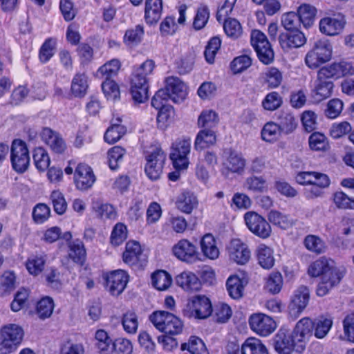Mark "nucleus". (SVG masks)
Here are the masks:
<instances>
[{
  "instance_id": "obj_24",
  "label": "nucleus",
  "mask_w": 354,
  "mask_h": 354,
  "mask_svg": "<svg viewBox=\"0 0 354 354\" xmlns=\"http://www.w3.org/2000/svg\"><path fill=\"white\" fill-rule=\"evenodd\" d=\"M297 344L292 333L289 335L280 330L275 335L274 346L279 354H290L293 351L297 352Z\"/></svg>"
},
{
  "instance_id": "obj_50",
  "label": "nucleus",
  "mask_w": 354,
  "mask_h": 354,
  "mask_svg": "<svg viewBox=\"0 0 354 354\" xmlns=\"http://www.w3.org/2000/svg\"><path fill=\"white\" fill-rule=\"evenodd\" d=\"M308 142L310 149L315 151H326L329 147L327 138L319 132L312 133L309 137Z\"/></svg>"
},
{
  "instance_id": "obj_61",
  "label": "nucleus",
  "mask_w": 354,
  "mask_h": 354,
  "mask_svg": "<svg viewBox=\"0 0 354 354\" xmlns=\"http://www.w3.org/2000/svg\"><path fill=\"white\" fill-rule=\"evenodd\" d=\"M283 285V278L279 272L271 273L266 280L265 288L272 294L280 292Z\"/></svg>"
},
{
  "instance_id": "obj_49",
  "label": "nucleus",
  "mask_w": 354,
  "mask_h": 354,
  "mask_svg": "<svg viewBox=\"0 0 354 354\" xmlns=\"http://www.w3.org/2000/svg\"><path fill=\"white\" fill-rule=\"evenodd\" d=\"M282 133L289 134L297 127L295 118L291 113H285L280 115L279 124H277Z\"/></svg>"
},
{
  "instance_id": "obj_3",
  "label": "nucleus",
  "mask_w": 354,
  "mask_h": 354,
  "mask_svg": "<svg viewBox=\"0 0 354 354\" xmlns=\"http://www.w3.org/2000/svg\"><path fill=\"white\" fill-rule=\"evenodd\" d=\"M332 46L328 39H319L313 45L305 56L306 65L310 69L317 68L328 62L332 55Z\"/></svg>"
},
{
  "instance_id": "obj_7",
  "label": "nucleus",
  "mask_w": 354,
  "mask_h": 354,
  "mask_svg": "<svg viewBox=\"0 0 354 354\" xmlns=\"http://www.w3.org/2000/svg\"><path fill=\"white\" fill-rule=\"evenodd\" d=\"M24 336L22 328L16 324H9L1 328V354L15 351Z\"/></svg>"
},
{
  "instance_id": "obj_31",
  "label": "nucleus",
  "mask_w": 354,
  "mask_h": 354,
  "mask_svg": "<svg viewBox=\"0 0 354 354\" xmlns=\"http://www.w3.org/2000/svg\"><path fill=\"white\" fill-rule=\"evenodd\" d=\"M268 220L273 225L283 230L289 229L295 224L294 219L290 215L277 210H271L268 214Z\"/></svg>"
},
{
  "instance_id": "obj_21",
  "label": "nucleus",
  "mask_w": 354,
  "mask_h": 354,
  "mask_svg": "<svg viewBox=\"0 0 354 354\" xmlns=\"http://www.w3.org/2000/svg\"><path fill=\"white\" fill-rule=\"evenodd\" d=\"M229 256L237 264L244 265L250 260L251 252L246 244L239 239H235L230 243Z\"/></svg>"
},
{
  "instance_id": "obj_44",
  "label": "nucleus",
  "mask_w": 354,
  "mask_h": 354,
  "mask_svg": "<svg viewBox=\"0 0 354 354\" xmlns=\"http://www.w3.org/2000/svg\"><path fill=\"white\" fill-rule=\"evenodd\" d=\"M88 88L87 77L84 74H76L71 83V91L75 97H82Z\"/></svg>"
},
{
  "instance_id": "obj_19",
  "label": "nucleus",
  "mask_w": 354,
  "mask_h": 354,
  "mask_svg": "<svg viewBox=\"0 0 354 354\" xmlns=\"http://www.w3.org/2000/svg\"><path fill=\"white\" fill-rule=\"evenodd\" d=\"M345 24V19L340 15L324 17L319 21V30L326 35L335 36L343 30Z\"/></svg>"
},
{
  "instance_id": "obj_64",
  "label": "nucleus",
  "mask_w": 354,
  "mask_h": 354,
  "mask_svg": "<svg viewBox=\"0 0 354 354\" xmlns=\"http://www.w3.org/2000/svg\"><path fill=\"white\" fill-rule=\"evenodd\" d=\"M127 237V227L121 223H117L113 229L111 235V243L115 246L122 244Z\"/></svg>"
},
{
  "instance_id": "obj_13",
  "label": "nucleus",
  "mask_w": 354,
  "mask_h": 354,
  "mask_svg": "<svg viewBox=\"0 0 354 354\" xmlns=\"http://www.w3.org/2000/svg\"><path fill=\"white\" fill-rule=\"evenodd\" d=\"M104 279L106 287L111 295L118 296L126 288L129 276L124 270H116L107 273Z\"/></svg>"
},
{
  "instance_id": "obj_53",
  "label": "nucleus",
  "mask_w": 354,
  "mask_h": 354,
  "mask_svg": "<svg viewBox=\"0 0 354 354\" xmlns=\"http://www.w3.org/2000/svg\"><path fill=\"white\" fill-rule=\"evenodd\" d=\"M218 122L217 113L212 110L202 111L198 119V124L200 127L212 128Z\"/></svg>"
},
{
  "instance_id": "obj_9",
  "label": "nucleus",
  "mask_w": 354,
  "mask_h": 354,
  "mask_svg": "<svg viewBox=\"0 0 354 354\" xmlns=\"http://www.w3.org/2000/svg\"><path fill=\"white\" fill-rule=\"evenodd\" d=\"M145 173L149 178L156 180L160 178L166 160V154L160 147H156L146 156Z\"/></svg>"
},
{
  "instance_id": "obj_41",
  "label": "nucleus",
  "mask_w": 354,
  "mask_h": 354,
  "mask_svg": "<svg viewBox=\"0 0 354 354\" xmlns=\"http://www.w3.org/2000/svg\"><path fill=\"white\" fill-rule=\"evenodd\" d=\"M182 351H187L190 354H209L203 340L193 336L187 342L181 344Z\"/></svg>"
},
{
  "instance_id": "obj_22",
  "label": "nucleus",
  "mask_w": 354,
  "mask_h": 354,
  "mask_svg": "<svg viewBox=\"0 0 354 354\" xmlns=\"http://www.w3.org/2000/svg\"><path fill=\"white\" fill-rule=\"evenodd\" d=\"M75 180L77 187L85 190L92 187L95 181V177L88 165L79 164L75 169Z\"/></svg>"
},
{
  "instance_id": "obj_4",
  "label": "nucleus",
  "mask_w": 354,
  "mask_h": 354,
  "mask_svg": "<svg viewBox=\"0 0 354 354\" xmlns=\"http://www.w3.org/2000/svg\"><path fill=\"white\" fill-rule=\"evenodd\" d=\"M212 306L209 298L198 295L189 301L183 309V315L188 318L204 319L212 313Z\"/></svg>"
},
{
  "instance_id": "obj_48",
  "label": "nucleus",
  "mask_w": 354,
  "mask_h": 354,
  "mask_svg": "<svg viewBox=\"0 0 354 354\" xmlns=\"http://www.w3.org/2000/svg\"><path fill=\"white\" fill-rule=\"evenodd\" d=\"M122 324L124 331L129 334H135L138 327V316L133 311H127L122 318Z\"/></svg>"
},
{
  "instance_id": "obj_56",
  "label": "nucleus",
  "mask_w": 354,
  "mask_h": 354,
  "mask_svg": "<svg viewBox=\"0 0 354 354\" xmlns=\"http://www.w3.org/2000/svg\"><path fill=\"white\" fill-rule=\"evenodd\" d=\"M50 200L54 211L59 215L65 213L67 209V203L64 194L59 190H54L50 194Z\"/></svg>"
},
{
  "instance_id": "obj_51",
  "label": "nucleus",
  "mask_w": 354,
  "mask_h": 354,
  "mask_svg": "<svg viewBox=\"0 0 354 354\" xmlns=\"http://www.w3.org/2000/svg\"><path fill=\"white\" fill-rule=\"evenodd\" d=\"M95 212L103 219L115 220L117 217V212L114 207L108 203H96L93 207Z\"/></svg>"
},
{
  "instance_id": "obj_16",
  "label": "nucleus",
  "mask_w": 354,
  "mask_h": 354,
  "mask_svg": "<svg viewBox=\"0 0 354 354\" xmlns=\"http://www.w3.org/2000/svg\"><path fill=\"white\" fill-rule=\"evenodd\" d=\"M249 324L253 331L264 337L271 334L277 326L275 322L270 317L262 313L251 315Z\"/></svg>"
},
{
  "instance_id": "obj_29",
  "label": "nucleus",
  "mask_w": 354,
  "mask_h": 354,
  "mask_svg": "<svg viewBox=\"0 0 354 354\" xmlns=\"http://www.w3.org/2000/svg\"><path fill=\"white\" fill-rule=\"evenodd\" d=\"M201 249L203 257L211 260H215L219 257V249L217 247L216 241L214 237L207 234L202 238L201 241Z\"/></svg>"
},
{
  "instance_id": "obj_30",
  "label": "nucleus",
  "mask_w": 354,
  "mask_h": 354,
  "mask_svg": "<svg viewBox=\"0 0 354 354\" xmlns=\"http://www.w3.org/2000/svg\"><path fill=\"white\" fill-rule=\"evenodd\" d=\"M198 200L194 194L185 192L181 193L176 199V206L178 209L185 214H190L197 207Z\"/></svg>"
},
{
  "instance_id": "obj_34",
  "label": "nucleus",
  "mask_w": 354,
  "mask_h": 354,
  "mask_svg": "<svg viewBox=\"0 0 354 354\" xmlns=\"http://www.w3.org/2000/svg\"><path fill=\"white\" fill-rule=\"evenodd\" d=\"M241 354H268V352L260 339L250 337L243 343Z\"/></svg>"
},
{
  "instance_id": "obj_26",
  "label": "nucleus",
  "mask_w": 354,
  "mask_h": 354,
  "mask_svg": "<svg viewBox=\"0 0 354 354\" xmlns=\"http://www.w3.org/2000/svg\"><path fill=\"white\" fill-rule=\"evenodd\" d=\"M225 153L223 167L232 173L242 172L245 166V160L242 155L231 149L225 151Z\"/></svg>"
},
{
  "instance_id": "obj_63",
  "label": "nucleus",
  "mask_w": 354,
  "mask_h": 354,
  "mask_svg": "<svg viewBox=\"0 0 354 354\" xmlns=\"http://www.w3.org/2000/svg\"><path fill=\"white\" fill-rule=\"evenodd\" d=\"M282 104V97L279 93L272 91L266 95L262 101V106L268 111H274L279 108Z\"/></svg>"
},
{
  "instance_id": "obj_54",
  "label": "nucleus",
  "mask_w": 354,
  "mask_h": 354,
  "mask_svg": "<svg viewBox=\"0 0 354 354\" xmlns=\"http://www.w3.org/2000/svg\"><path fill=\"white\" fill-rule=\"evenodd\" d=\"M56 47V40L52 38L46 39L39 50V57L42 63L48 62L54 55Z\"/></svg>"
},
{
  "instance_id": "obj_42",
  "label": "nucleus",
  "mask_w": 354,
  "mask_h": 354,
  "mask_svg": "<svg viewBox=\"0 0 354 354\" xmlns=\"http://www.w3.org/2000/svg\"><path fill=\"white\" fill-rule=\"evenodd\" d=\"M304 244L308 250L317 254L325 252L326 249L324 241L315 235L310 234L306 236L304 239Z\"/></svg>"
},
{
  "instance_id": "obj_37",
  "label": "nucleus",
  "mask_w": 354,
  "mask_h": 354,
  "mask_svg": "<svg viewBox=\"0 0 354 354\" xmlns=\"http://www.w3.org/2000/svg\"><path fill=\"white\" fill-rule=\"evenodd\" d=\"M46 260L47 256L43 252L31 256L26 262V268L29 273L35 276L41 273Z\"/></svg>"
},
{
  "instance_id": "obj_17",
  "label": "nucleus",
  "mask_w": 354,
  "mask_h": 354,
  "mask_svg": "<svg viewBox=\"0 0 354 354\" xmlns=\"http://www.w3.org/2000/svg\"><path fill=\"white\" fill-rule=\"evenodd\" d=\"M305 35L299 30L282 32L279 37V43L284 52L303 46L306 43Z\"/></svg>"
},
{
  "instance_id": "obj_58",
  "label": "nucleus",
  "mask_w": 354,
  "mask_h": 354,
  "mask_svg": "<svg viewBox=\"0 0 354 354\" xmlns=\"http://www.w3.org/2000/svg\"><path fill=\"white\" fill-rule=\"evenodd\" d=\"M120 66V62L117 59H113L102 66L97 72L105 78H111L118 74Z\"/></svg>"
},
{
  "instance_id": "obj_60",
  "label": "nucleus",
  "mask_w": 354,
  "mask_h": 354,
  "mask_svg": "<svg viewBox=\"0 0 354 354\" xmlns=\"http://www.w3.org/2000/svg\"><path fill=\"white\" fill-rule=\"evenodd\" d=\"M252 60L249 55H243L235 57L230 64V67L234 74L240 73L252 65Z\"/></svg>"
},
{
  "instance_id": "obj_46",
  "label": "nucleus",
  "mask_w": 354,
  "mask_h": 354,
  "mask_svg": "<svg viewBox=\"0 0 354 354\" xmlns=\"http://www.w3.org/2000/svg\"><path fill=\"white\" fill-rule=\"evenodd\" d=\"M32 157L35 165L38 170L44 171L49 167L50 157L44 148L37 147L35 149Z\"/></svg>"
},
{
  "instance_id": "obj_43",
  "label": "nucleus",
  "mask_w": 354,
  "mask_h": 354,
  "mask_svg": "<svg viewBox=\"0 0 354 354\" xmlns=\"http://www.w3.org/2000/svg\"><path fill=\"white\" fill-rule=\"evenodd\" d=\"M53 309V300L49 297H46L37 302L36 306V315L39 319H45L51 316Z\"/></svg>"
},
{
  "instance_id": "obj_33",
  "label": "nucleus",
  "mask_w": 354,
  "mask_h": 354,
  "mask_svg": "<svg viewBox=\"0 0 354 354\" xmlns=\"http://www.w3.org/2000/svg\"><path fill=\"white\" fill-rule=\"evenodd\" d=\"M244 286L243 280L236 275L230 276L226 281L228 294L234 299H239L243 297Z\"/></svg>"
},
{
  "instance_id": "obj_47",
  "label": "nucleus",
  "mask_w": 354,
  "mask_h": 354,
  "mask_svg": "<svg viewBox=\"0 0 354 354\" xmlns=\"http://www.w3.org/2000/svg\"><path fill=\"white\" fill-rule=\"evenodd\" d=\"M143 35V26L137 25L126 31L124 36V42L129 46H136L141 41Z\"/></svg>"
},
{
  "instance_id": "obj_36",
  "label": "nucleus",
  "mask_w": 354,
  "mask_h": 354,
  "mask_svg": "<svg viewBox=\"0 0 354 354\" xmlns=\"http://www.w3.org/2000/svg\"><path fill=\"white\" fill-rule=\"evenodd\" d=\"M314 335L317 339L324 338L330 331L333 322L330 317L321 316L313 320Z\"/></svg>"
},
{
  "instance_id": "obj_27",
  "label": "nucleus",
  "mask_w": 354,
  "mask_h": 354,
  "mask_svg": "<svg viewBox=\"0 0 354 354\" xmlns=\"http://www.w3.org/2000/svg\"><path fill=\"white\" fill-rule=\"evenodd\" d=\"M333 88V81H324L317 78L314 88L312 90V97L315 101L319 102L331 96Z\"/></svg>"
},
{
  "instance_id": "obj_39",
  "label": "nucleus",
  "mask_w": 354,
  "mask_h": 354,
  "mask_svg": "<svg viewBox=\"0 0 354 354\" xmlns=\"http://www.w3.org/2000/svg\"><path fill=\"white\" fill-rule=\"evenodd\" d=\"M151 283L156 289L163 291L171 286L172 279L167 272L161 270L152 274Z\"/></svg>"
},
{
  "instance_id": "obj_15",
  "label": "nucleus",
  "mask_w": 354,
  "mask_h": 354,
  "mask_svg": "<svg viewBox=\"0 0 354 354\" xmlns=\"http://www.w3.org/2000/svg\"><path fill=\"white\" fill-rule=\"evenodd\" d=\"M350 64L342 62L322 67L317 72V78L324 81H333L351 73Z\"/></svg>"
},
{
  "instance_id": "obj_12",
  "label": "nucleus",
  "mask_w": 354,
  "mask_h": 354,
  "mask_svg": "<svg viewBox=\"0 0 354 354\" xmlns=\"http://www.w3.org/2000/svg\"><path fill=\"white\" fill-rule=\"evenodd\" d=\"M191 140L189 138H181L177 140L172 145V151L170 158L174 167L177 170L185 169L189 165L187 156L190 152Z\"/></svg>"
},
{
  "instance_id": "obj_52",
  "label": "nucleus",
  "mask_w": 354,
  "mask_h": 354,
  "mask_svg": "<svg viewBox=\"0 0 354 354\" xmlns=\"http://www.w3.org/2000/svg\"><path fill=\"white\" fill-rule=\"evenodd\" d=\"M167 324L161 332L170 335H176L182 333L183 329V322L174 314L169 315Z\"/></svg>"
},
{
  "instance_id": "obj_25",
  "label": "nucleus",
  "mask_w": 354,
  "mask_h": 354,
  "mask_svg": "<svg viewBox=\"0 0 354 354\" xmlns=\"http://www.w3.org/2000/svg\"><path fill=\"white\" fill-rule=\"evenodd\" d=\"M176 283L187 292H194L200 290L201 282L197 276L192 272L184 271L175 278Z\"/></svg>"
},
{
  "instance_id": "obj_57",
  "label": "nucleus",
  "mask_w": 354,
  "mask_h": 354,
  "mask_svg": "<svg viewBox=\"0 0 354 354\" xmlns=\"http://www.w3.org/2000/svg\"><path fill=\"white\" fill-rule=\"evenodd\" d=\"M68 257L75 263L83 264L86 257V250L83 243L78 241L71 244L70 245Z\"/></svg>"
},
{
  "instance_id": "obj_2",
  "label": "nucleus",
  "mask_w": 354,
  "mask_h": 354,
  "mask_svg": "<svg viewBox=\"0 0 354 354\" xmlns=\"http://www.w3.org/2000/svg\"><path fill=\"white\" fill-rule=\"evenodd\" d=\"M155 67L153 61L147 59L134 70L131 80V94L136 103H144L149 97L148 82Z\"/></svg>"
},
{
  "instance_id": "obj_11",
  "label": "nucleus",
  "mask_w": 354,
  "mask_h": 354,
  "mask_svg": "<svg viewBox=\"0 0 354 354\" xmlns=\"http://www.w3.org/2000/svg\"><path fill=\"white\" fill-rule=\"evenodd\" d=\"M244 221L248 230L261 239L268 238L272 233L270 223L265 218L254 212H248L244 215Z\"/></svg>"
},
{
  "instance_id": "obj_32",
  "label": "nucleus",
  "mask_w": 354,
  "mask_h": 354,
  "mask_svg": "<svg viewBox=\"0 0 354 354\" xmlns=\"http://www.w3.org/2000/svg\"><path fill=\"white\" fill-rule=\"evenodd\" d=\"M259 264L264 269H270L274 265L273 250L265 244H260L257 249Z\"/></svg>"
},
{
  "instance_id": "obj_1",
  "label": "nucleus",
  "mask_w": 354,
  "mask_h": 354,
  "mask_svg": "<svg viewBox=\"0 0 354 354\" xmlns=\"http://www.w3.org/2000/svg\"><path fill=\"white\" fill-rule=\"evenodd\" d=\"M308 273L313 277L321 276L316 293L324 297L337 286L344 277V272L335 266L334 261L322 257L313 261L308 268Z\"/></svg>"
},
{
  "instance_id": "obj_10",
  "label": "nucleus",
  "mask_w": 354,
  "mask_h": 354,
  "mask_svg": "<svg viewBox=\"0 0 354 354\" xmlns=\"http://www.w3.org/2000/svg\"><path fill=\"white\" fill-rule=\"evenodd\" d=\"M313 333V320L304 317L298 321L292 332V337L297 342V353H301L306 349V344Z\"/></svg>"
},
{
  "instance_id": "obj_14",
  "label": "nucleus",
  "mask_w": 354,
  "mask_h": 354,
  "mask_svg": "<svg viewBox=\"0 0 354 354\" xmlns=\"http://www.w3.org/2000/svg\"><path fill=\"white\" fill-rule=\"evenodd\" d=\"M123 261L131 266H144L147 262V256L143 252L140 244L135 241H129L126 244L122 254Z\"/></svg>"
},
{
  "instance_id": "obj_8",
  "label": "nucleus",
  "mask_w": 354,
  "mask_h": 354,
  "mask_svg": "<svg viewBox=\"0 0 354 354\" xmlns=\"http://www.w3.org/2000/svg\"><path fill=\"white\" fill-rule=\"evenodd\" d=\"M172 252L178 259L187 263L192 264L203 261L197 247L187 239L178 241L173 246Z\"/></svg>"
},
{
  "instance_id": "obj_18",
  "label": "nucleus",
  "mask_w": 354,
  "mask_h": 354,
  "mask_svg": "<svg viewBox=\"0 0 354 354\" xmlns=\"http://www.w3.org/2000/svg\"><path fill=\"white\" fill-rule=\"evenodd\" d=\"M169 99L175 103L183 102L187 94V86L185 83L176 77H169L165 80V88Z\"/></svg>"
},
{
  "instance_id": "obj_28",
  "label": "nucleus",
  "mask_w": 354,
  "mask_h": 354,
  "mask_svg": "<svg viewBox=\"0 0 354 354\" xmlns=\"http://www.w3.org/2000/svg\"><path fill=\"white\" fill-rule=\"evenodd\" d=\"M162 10V0H146L145 18L147 24H153L160 19Z\"/></svg>"
},
{
  "instance_id": "obj_20",
  "label": "nucleus",
  "mask_w": 354,
  "mask_h": 354,
  "mask_svg": "<svg viewBox=\"0 0 354 354\" xmlns=\"http://www.w3.org/2000/svg\"><path fill=\"white\" fill-rule=\"evenodd\" d=\"M310 298V292L307 287L300 286L294 293L289 305L291 316L297 317L307 306Z\"/></svg>"
},
{
  "instance_id": "obj_35",
  "label": "nucleus",
  "mask_w": 354,
  "mask_h": 354,
  "mask_svg": "<svg viewBox=\"0 0 354 354\" xmlns=\"http://www.w3.org/2000/svg\"><path fill=\"white\" fill-rule=\"evenodd\" d=\"M316 13L317 9L310 4L303 3L297 8V15L305 28L314 24Z\"/></svg>"
},
{
  "instance_id": "obj_45",
  "label": "nucleus",
  "mask_w": 354,
  "mask_h": 354,
  "mask_svg": "<svg viewBox=\"0 0 354 354\" xmlns=\"http://www.w3.org/2000/svg\"><path fill=\"white\" fill-rule=\"evenodd\" d=\"M281 133L277 123L269 122L264 125L261 130V138L266 142H272L277 140Z\"/></svg>"
},
{
  "instance_id": "obj_5",
  "label": "nucleus",
  "mask_w": 354,
  "mask_h": 354,
  "mask_svg": "<svg viewBox=\"0 0 354 354\" xmlns=\"http://www.w3.org/2000/svg\"><path fill=\"white\" fill-rule=\"evenodd\" d=\"M250 41L260 62L264 64H270L273 62L274 50L263 32L259 30H253L250 35Z\"/></svg>"
},
{
  "instance_id": "obj_62",
  "label": "nucleus",
  "mask_w": 354,
  "mask_h": 354,
  "mask_svg": "<svg viewBox=\"0 0 354 354\" xmlns=\"http://www.w3.org/2000/svg\"><path fill=\"white\" fill-rule=\"evenodd\" d=\"M125 132L124 127L114 124L104 133V140L109 144H113L118 141Z\"/></svg>"
},
{
  "instance_id": "obj_23",
  "label": "nucleus",
  "mask_w": 354,
  "mask_h": 354,
  "mask_svg": "<svg viewBox=\"0 0 354 354\" xmlns=\"http://www.w3.org/2000/svg\"><path fill=\"white\" fill-rule=\"evenodd\" d=\"M42 140L56 153H62L66 149V145L62 137L49 128H44L41 132Z\"/></svg>"
},
{
  "instance_id": "obj_38",
  "label": "nucleus",
  "mask_w": 354,
  "mask_h": 354,
  "mask_svg": "<svg viewBox=\"0 0 354 354\" xmlns=\"http://www.w3.org/2000/svg\"><path fill=\"white\" fill-rule=\"evenodd\" d=\"M95 341L96 347L104 354L112 353V339L109 336L106 331L99 329L95 332Z\"/></svg>"
},
{
  "instance_id": "obj_55",
  "label": "nucleus",
  "mask_w": 354,
  "mask_h": 354,
  "mask_svg": "<svg viewBox=\"0 0 354 354\" xmlns=\"http://www.w3.org/2000/svg\"><path fill=\"white\" fill-rule=\"evenodd\" d=\"M125 150L119 146L112 147L108 151V162L111 170L118 168L119 164L122 161Z\"/></svg>"
},
{
  "instance_id": "obj_59",
  "label": "nucleus",
  "mask_w": 354,
  "mask_h": 354,
  "mask_svg": "<svg viewBox=\"0 0 354 354\" xmlns=\"http://www.w3.org/2000/svg\"><path fill=\"white\" fill-rule=\"evenodd\" d=\"M232 316L231 308L226 304L220 303L215 306L213 317L218 323H225Z\"/></svg>"
},
{
  "instance_id": "obj_6",
  "label": "nucleus",
  "mask_w": 354,
  "mask_h": 354,
  "mask_svg": "<svg viewBox=\"0 0 354 354\" xmlns=\"http://www.w3.org/2000/svg\"><path fill=\"white\" fill-rule=\"evenodd\" d=\"M10 160L12 167L18 173L25 172L30 165V155L27 145L21 140L12 141L10 149Z\"/></svg>"
},
{
  "instance_id": "obj_40",
  "label": "nucleus",
  "mask_w": 354,
  "mask_h": 354,
  "mask_svg": "<svg viewBox=\"0 0 354 354\" xmlns=\"http://www.w3.org/2000/svg\"><path fill=\"white\" fill-rule=\"evenodd\" d=\"M216 137L214 131L209 129L201 130L195 140V148L204 149L216 143Z\"/></svg>"
}]
</instances>
